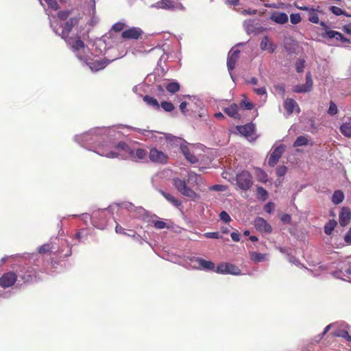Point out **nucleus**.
<instances>
[{
  "label": "nucleus",
  "instance_id": "45",
  "mask_svg": "<svg viewBox=\"0 0 351 351\" xmlns=\"http://www.w3.org/2000/svg\"><path fill=\"white\" fill-rule=\"evenodd\" d=\"M125 26V25L123 23L118 22L112 25V30L115 32H119L123 30Z\"/></svg>",
  "mask_w": 351,
  "mask_h": 351
},
{
  "label": "nucleus",
  "instance_id": "34",
  "mask_svg": "<svg viewBox=\"0 0 351 351\" xmlns=\"http://www.w3.org/2000/svg\"><path fill=\"white\" fill-rule=\"evenodd\" d=\"M53 249V245L51 243H45L43 245H41L38 248V253L41 254H45L50 253Z\"/></svg>",
  "mask_w": 351,
  "mask_h": 351
},
{
  "label": "nucleus",
  "instance_id": "4",
  "mask_svg": "<svg viewBox=\"0 0 351 351\" xmlns=\"http://www.w3.org/2000/svg\"><path fill=\"white\" fill-rule=\"evenodd\" d=\"M144 34L140 27H133L122 32L121 37L126 40H138Z\"/></svg>",
  "mask_w": 351,
  "mask_h": 351
},
{
  "label": "nucleus",
  "instance_id": "38",
  "mask_svg": "<svg viewBox=\"0 0 351 351\" xmlns=\"http://www.w3.org/2000/svg\"><path fill=\"white\" fill-rule=\"evenodd\" d=\"M305 88L309 92L313 86V80L311 78V75L310 73H308L306 75V83L304 84Z\"/></svg>",
  "mask_w": 351,
  "mask_h": 351
},
{
  "label": "nucleus",
  "instance_id": "41",
  "mask_svg": "<svg viewBox=\"0 0 351 351\" xmlns=\"http://www.w3.org/2000/svg\"><path fill=\"white\" fill-rule=\"evenodd\" d=\"M201 180V176L197 175L195 172H189L188 174V182L194 181L195 182H198Z\"/></svg>",
  "mask_w": 351,
  "mask_h": 351
},
{
  "label": "nucleus",
  "instance_id": "31",
  "mask_svg": "<svg viewBox=\"0 0 351 351\" xmlns=\"http://www.w3.org/2000/svg\"><path fill=\"white\" fill-rule=\"evenodd\" d=\"M251 259L255 263L263 262L266 260V254L259 252H252Z\"/></svg>",
  "mask_w": 351,
  "mask_h": 351
},
{
  "label": "nucleus",
  "instance_id": "47",
  "mask_svg": "<svg viewBox=\"0 0 351 351\" xmlns=\"http://www.w3.org/2000/svg\"><path fill=\"white\" fill-rule=\"evenodd\" d=\"M287 171V167L286 166H280L276 169V175L278 177H283Z\"/></svg>",
  "mask_w": 351,
  "mask_h": 351
},
{
  "label": "nucleus",
  "instance_id": "58",
  "mask_svg": "<svg viewBox=\"0 0 351 351\" xmlns=\"http://www.w3.org/2000/svg\"><path fill=\"white\" fill-rule=\"evenodd\" d=\"M274 207V205L272 202H269L267 203L265 207H264V210L267 212V213H271L273 208Z\"/></svg>",
  "mask_w": 351,
  "mask_h": 351
},
{
  "label": "nucleus",
  "instance_id": "54",
  "mask_svg": "<svg viewBox=\"0 0 351 351\" xmlns=\"http://www.w3.org/2000/svg\"><path fill=\"white\" fill-rule=\"evenodd\" d=\"M254 91L258 95H267V91L265 86H262L260 88H254Z\"/></svg>",
  "mask_w": 351,
  "mask_h": 351
},
{
  "label": "nucleus",
  "instance_id": "22",
  "mask_svg": "<svg viewBox=\"0 0 351 351\" xmlns=\"http://www.w3.org/2000/svg\"><path fill=\"white\" fill-rule=\"evenodd\" d=\"M196 261L197 262L199 267L204 270H215V263L210 261H206L203 258H197Z\"/></svg>",
  "mask_w": 351,
  "mask_h": 351
},
{
  "label": "nucleus",
  "instance_id": "27",
  "mask_svg": "<svg viewBox=\"0 0 351 351\" xmlns=\"http://www.w3.org/2000/svg\"><path fill=\"white\" fill-rule=\"evenodd\" d=\"M181 150L187 160L191 163H195L197 161V158L190 153V151L186 146L181 147Z\"/></svg>",
  "mask_w": 351,
  "mask_h": 351
},
{
  "label": "nucleus",
  "instance_id": "33",
  "mask_svg": "<svg viewBox=\"0 0 351 351\" xmlns=\"http://www.w3.org/2000/svg\"><path fill=\"white\" fill-rule=\"evenodd\" d=\"M308 144V139L304 136H298L293 143V147H301L307 145Z\"/></svg>",
  "mask_w": 351,
  "mask_h": 351
},
{
  "label": "nucleus",
  "instance_id": "64",
  "mask_svg": "<svg viewBox=\"0 0 351 351\" xmlns=\"http://www.w3.org/2000/svg\"><path fill=\"white\" fill-rule=\"evenodd\" d=\"M116 232L121 233V234H125L124 232V228H123L121 226L117 225L115 227Z\"/></svg>",
  "mask_w": 351,
  "mask_h": 351
},
{
  "label": "nucleus",
  "instance_id": "18",
  "mask_svg": "<svg viewBox=\"0 0 351 351\" xmlns=\"http://www.w3.org/2000/svg\"><path fill=\"white\" fill-rule=\"evenodd\" d=\"M239 53V50H235L229 54L227 61V66L229 70L232 71L235 68Z\"/></svg>",
  "mask_w": 351,
  "mask_h": 351
},
{
  "label": "nucleus",
  "instance_id": "14",
  "mask_svg": "<svg viewBox=\"0 0 351 351\" xmlns=\"http://www.w3.org/2000/svg\"><path fill=\"white\" fill-rule=\"evenodd\" d=\"M110 62V60L106 58L96 60L89 63V69L93 71H98L104 69Z\"/></svg>",
  "mask_w": 351,
  "mask_h": 351
},
{
  "label": "nucleus",
  "instance_id": "51",
  "mask_svg": "<svg viewBox=\"0 0 351 351\" xmlns=\"http://www.w3.org/2000/svg\"><path fill=\"white\" fill-rule=\"evenodd\" d=\"M70 14V12L68 10H62L58 13V17L61 20H66Z\"/></svg>",
  "mask_w": 351,
  "mask_h": 351
},
{
  "label": "nucleus",
  "instance_id": "36",
  "mask_svg": "<svg viewBox=\"0 0 351 351\" xmlns=\"http://www.w3.org/2000/svg\"><path fill=\"white\" fill-rule=\"evenodd\" d=\"M330 10L336 16L345 15L346 16H351V15L346 14V11L337 6H331Z\"/></svg>",
  "mask_w": 351,
  "mask_h": 351
},
{
  "label": "nucleus",
  "instance_id": "10",
  "mask_svg": "<svg viewBox=\"0 0 351 351\" xmlns=\"http://www.w3.org/2000/svg\"><path fill=\"white\" fill-rule=\"evenodd\" d=\"M78 19L76 17L70 18L69 21H67L62 29L61 36L64 40L67 38H69V35L72 30L73 27L77 23Z\"/></svg>",
  "mask_w": 351,
  "mask_h": 351
},
{
  "label": "nucleus",
  "instance_id": "52",
  "mask_svg": "<svg viewBox=\"0 0 351 351\" xmlns=\"http://www.w3.org/2000/svg\"><path fill=\"white\" fill-rule=\"evenodd\" d=\"M204 236L208 239H219L221 237L220 234L218 232H206Z\"/></svg>",
  "mask_w": 351,
  "mask_h": 351
},
{
  "label": "nucleus",
  "instance_id": "40",
  "mask_svg": "<svg viewBox=\"0 0 351 351\" xmlns=\"http://www.w3.org/2000/svg\"><path fill=\"white\" fill-rule=\"evenodd\" d=\"M337 112H338V109H337L336 104L333 101H331L330 102L329 108L328 110V113L330 115L333 116V115L337 114Z\"/></svg>",
  "mask_w": 351,
  "mask_h": 351
},
{
  "label": "nucleus",
  "instance_id": "49",
  "mask_svg": "<svg viewBox=\"0 0 351 351\" xmlns=\"http://www.w3.org/2000/svg\"><path fill=\"white\" fill-rule=\"evenodd\" d=\"M304 68V60H298L295 63V69L298 73H302Z\"/></svg>",
  "mask_w": 351,
  "mask_h": 351
},
{
  "label": "nucleus",
  "instance_id": "32",
  "mask_svg": "<svg viewBox=\"0 0 351 351\" xmlns=\"http://www.w3.org/2000/svg\"><path fill=\"white\" fill-rule=\"evenodd\" d=\"M256 193L258 198L262 201H265L268 197V192L262 186L256 188Z\"/></svg>",
  "mask_w": 351,
  "mask_h": 351
},
{
  "label": "nucleus",
  "instance_id": "21",
  "mask_svg": "<svg viewBox=\"0 0 351 351\" xmlns=\"http://www.w3.org/2000/svg\"><path fill=\"white\" fill-rule=\"evenodd\" d=\"M19 288V287H0V296L4 298H10Z\"/></svg>",
  "mask_w": 351,
  "mask_h": 351
},
{
  "label": "nucleus",
  "instance_id": "24",
  "mask_svg": "<svg viewBox=\"0 0 351 351\" xmlns=\"http://www.w3.org/2000/svg\"><path fill=\"white\" fill-rule=\"evenodd\" d=\"M160 193L168 202L171 203L175 206L178 207L181 205V202L177 199L171 194L166 193L163 191H160Z\"/></svg>",
  "mask_w": 351,
  "mask_h": 351
},
{
  "label": "nucleus",
  "instance_id": "60",
  "mask_svg": "<svg viewBox=\"0 0 351 351\" xmlns=\"http://www.w3.org/2000/svg\"><path fill=\"white\" fill-rule=\"evenodd\" d=\"M344 241L347 243H351V228L347 232L344 237Z\"/></svg>",
  "mask_w": 351,
  "mask_h": 351
},
{
  "label": "nucleus",
  "instance_id": "26",
  "mask_svg": "<svg viewBox=\"0 0 351 351\" xmlns=\"http://www.w3.org/2000/svg\"><path fill=\"white\" fill-rule=\"evenodd\" d=\"M143 101L149 106L154 107L156 110L160 109V104L156 99L150 97L149 95H145L143 97Z\"/></svg>",
  "mask_w": 351,
  "mask_h": 351
},
{
  "label": "nucleus",
  "instance_id": "11",
  "mask_svg": "<svg viewBox=\"0 0 351 351\" xmlns=\"http://www.w3.org/2000/svg\"><path fill=\"white\" fill-rule=\"evenodd\" d=\"M351 219V210L348 207H343L339 213V224L344 227L347 226Z\"/></svg>",
  "mask_w": 351,
  "mask_h": 351
},
{
  "label": "nucleus",
  "instance_id": "46",
  "mask_svg": "<svg viewBox=\"0 0 351 351\" xmlns=\"http://www.w3.org/2000/svg\"><path fill=\"white\" fill-rule=\"evenodd\" d=\"M240 273V269L235 265L228 263V274H239Z\"/></svg>",
  "mask_w": 351,
  "mask_h": 351
},
{
  "label": "nucleus",
  "instance_id": "30",
  "mask_svg": "<svg viewBox=\"0 0 351 351\" xmlns=\"http://www.w3.org/2000/svg\"><path fill=\"white\" fill-rule=\"evenodd\" d=\"M255 174L258 181L265 183L267 181V173L261 168H255Z\"/></svg>",
  "mask_w": 351,
  "mask_h": 351
},
{
  "label": "nucleus",
  "instance_id": "44",
  "mask_svg": "<svg viewBox=\"0 0 351 351\" xmlns=\"http://www.w3.org/2000/svg\"><path fill=\"white\" fill-rule=\"evenodd\" d=\"M147 152L144 149L138 148L136 150V157L139 160H143L145 158Z\"/></svg>",
  "mask_w": 351,
  "mask_h": 351
},
{
  "label": "nucleus",
  "instance_id": "59",
  "mask_svg": "<svg viewBox=\"0 0 351 351\" xmlns=\"http://www.w3.org/2000/svg\"><path fill=\"white\" fill-rule=\"evenodd\" d=\"M242 13L245 15H254L257 13L256 10L246 9L244 10Z\"/></svg>",
  "mask_w": 351,
  "mask_h": 351
},
{
  "label": "nucleus",
  "instance_id": "23",
  "mask_svg": "<svg viewBox=\"0 0 351 351\" xmlns=\"http://www.w3.org/2000/svg\"><path fill=\"white\" fill-rule=\"evenodd\" d=\"M261 48L263 50H269L270 53H273L274 51V48L273 47L272 43L267 36H265L262 39L261 42Z\"/></svg>",
  "mask_w": 351,
  "mask_h": 351
},
{
  "label": "nucleus",
  "instance_id": "20",
  "mask_svg": "<svg viewBox=\"0 0 351 351\" xmlns=\"http://www.w3.org/2000/svg\"><path fill=\"white\" fill-rule=\"evenodd\" d=\"M340 131L344 136L351 138V117L341 125Z\"/></svg>",
  "mask_w": 351,
  "mask_h": 351
},
{
  "label": "nucleus",
  "instance_id": "37",
  "mask_svg": "<svg viewBox=\"0 0 351 351\" xmlns=\"http://www.w3.org/2000/svg\"><path fill=\"white\" fill-rule=\"evenodd\" d=\"M160 107H161L165 112H171L174 110L175 107L171 102L169 101H162L160 104Z\"/></svg>",
  "mask_w": 351,
  "mask_h": 351
},
{
  "label": "nucleus",
  "instance_id": "48",
  "mask_svg": "<svg viewBox=\"0 0 351 351\" xmlns=\"http://www.w3.org/2000/svg\"><path fill=\"white\" fill-rule=\"evenodd\" d=\"M48 6L54 10H57L59 8V5L56 0H45Z\"/></svg>",
  "mask_w": 351,
  "mask_h": 351
},
{
  "label": "nucleus",
  "instance_id": "25",
  "mask_svg": "<svg viewBox=\"0 0 351 351\" xmlns=\"http://www.w3.org/2000/svg\"><path fill=\"white\" fill-rule=\"evenodd\" d=\"M344 199V194L341 190H337L332 196V202L335 204L341 203Z\"/></svg>",
  "mask_w": 351,
  "mask_h": 351
},
{
  "label": "nucleus",
  "instance_id": "62",
  "mask_svg": "<svg viewBox=\"0 0 351 351\" xmlns=\"http://www.w3.org/2000/svg\"><path fill=\"white\" fill-rule=\"evenodd\" d=\"M187 106V102L186 101H182L180 104V109L182 111V113H185V110Z\"/></svg>",
  "mask_w": 351,
  "mask_h": 351
},
{
  "label": "nucleus",
  "instance_id": "61",
  "mask_svg": "<svg viewBox=\"0 0 351 351\" xmlns=\"http://www.w3.org/2000/svg\"><path fill=\"white\" fill-rule=\"evenodd\" d=\"M230 236H231L232 239L234 241L238 242V241H240V234H239V233H238V232H232Z\"/></svg>",
  "mask_w": 351,
  "mask_h": 351
},
{
  "label": "nucleus",
  "instance_id": "50",
  "mask_svg": "<svg viewBox=\"0 0 351 351\" xmlns=\"http://www.w3.org/2000/svg\"><path fill=\"white\" fill-rule=\"evenodd\" d=\"M220 219L226 223H228L230 221L231 218L230 215L226 211H221L219 214Z\"/></svg>",
  "mask_w": 351,
  "mask_h": 351
},
{
  "label": "nucleus",
  "instance_id": "16",
  "mask_svg": "<svg viewBox=\"0 0 351 351\" xmlns=\"http://www.w3.org/2000/svg\"><path fill=\"white\" fill-rule=\"evenodd\" d=\"M270 19L278 24H285L288 21V16L284 12H274L271 14Z\"/></svg>",
  "mask_w": 351,
  "mask_h": 351
},
{
  "label": "nucleus",
  "instance_id": "57",
  "mask_svg": "<svg viewBox=\"0 0 351 351\" xmlns=\"http://www.w3.org/2000/svg\"><path fill=\"white\" fill-rule=\"evenodd\" d=\"M210 189L213 191H221L225 189V186L221 184H215L210 186Z\"/></svg>",
  "mask_w": 351,
  "mask_h": 351
},
{
  "label": "nucleus",
  "instance_id": "9",
  "mask_svg": "<svg viewBox=\"0 0 351 351\" xmlns=\"http://www.w3.org/2000/svg\"><path fill=\"white\" fill-rule=\"evenodd\" d=\"M284 108L288 115H291L295 110L298 114L300 112V108L298 103L291 98H287L284 102Z\"/></svg>",
  "mask_w": 351,
  "mask_h": 351
},
{
  "label": "nucleus",
  "instance_id": "13",
  "mask_svg": "<svg viewBox=\"0 0 351 351\" xmlns=\"http://www.w3.org/2000/svg\"><path fill=\"white\" fill-rule=\"evenodd\" d=\"M323 37H328L329 38H335L337 40H341L344 43H350V39L346 38L341 33L335 30H326L323 34Z\"/></svg>",
  "mask_w": 351,
  "mask_h": 351
},
{
  "label": "nucleus",
  "instance_id": "3",
  "mask_svg": "<svg viewBox=\"0 0 351 351\" xmlns=\"http://www.w3.org/2000/svg\"><path fill=\"white\" fill-rule=\"evenodd\" d=\"M294 6L300 10L307 11L308 13V21L313 23L317 24L319 22L317 13L322 12L320 8L318 6L316 8H309L308 6H299L296 3H294Z\"/></svg>",
  "mask_w": 351,
  "mask_h": 351
},
{
  "label": "nucleus",
  "instance_id": "56",
  "mask_svg": "<svg viewBox=\"0 0 351 351\" xmlns=\"http://www.w3.org/2000/svg\"><path fill=\"white\" fill-rule=\"evenodd\" d=\"M336 336L342 337L347 339L348 341H351V336L349 335L348 332L346 330H342L340 333H336Z\"/></svg>",
  "mask_w": 351,
  "mask_h": 351
},
{
  "label": "nucleus",
  "instance_id": "63",
  "mask_svg": "<svg viewBox=\"0 0 351 351\" xmlns=\"http://www.w3.org/2000/svg\"><path fill=\"white\" fill-rule=\"evenodd\" d=\"M343 30L346 33H347L348 34H351V25H344L343 27Z\"/></svg>",
  "mask_w": 351,
  "mask_h": 351
},
{
  "label": "nucleus",
  "instance_id": "42",
  "mask_svg": "<svg viewBox=\"0 0 351 351\" xmlns=\"http://www.w3.org/2000/svg\"><path fill=\"white\" fill-rule=\"evenodd\" d=\"M302 19L300 14H291L290 15V21L292 24L296 25L301 21Z\"/></svg>",
  "mask_w": 351,
  "mask_h": 351
},
{
  "label": "nucleus",
  "instance_id": "7",
  "mask_svg": "<svg viewBox=\"0 0 351 351\" xmlns=\"http://www.w3.org/2000/svg\"><path fill=\"white\" fill-rule=\"evenodd\" d=\"M254 226L257 230L262 232L270 233L272 231L271 226L262 217H257L254 220Z\"/></svg>",
  "mask_w": 351,
  "mask_h": 351
},
{
  "label": "nucleus",
  "instance_id": "43",
  "mask_svg": "<svg viewBox=\"0 0 351 351\" xmlns=\"http://www.w3.org/2000/svg\"><path fill=\"white\" fill-rule=\"evenodd\" d=\"M241 106L246 110H252L254 108V104L249 101L247 99H244L241 102Z\"/></svg>",
  "mask_w": 351,
  "mask_h": 351
},
{
  "label": "nucleus",
  "instance_id": "8",
  "mask_svg": "<svg viewBox=\"0 0 351 351\" xmlns=\"http://www.w3.org/2000/svg\"><path fill=\"white\" fill-rule=\"evenodd\" d=\"M68 45H69L72 49L75 51L78 52L81 49H84L85 48V45L84 42L82 40L80 37H75V38H67L64 40Z\"/></svg>",
  "mask_w": 351,
  "mask_h": 351
},
{
  "label": "nucleus",
  "instance_id": "35",
  "mask_svg": "<svg viewBox=\"0 0 351 351\" xmlns=\"http://www.w3.org/2000/svg\"><path fill=\"white\" fill-rule=\"evenodd\" d=\"M166 89L171 93H176L180 90V84L176 82H170L166 86Z\"/></svg>",
  "mask_w": 351,
  "mask_h": 351
},
{
  "label": "nucleus",
  "instance_id": "5",
  "mask_svg": "<svg viewBox=\"0 0 351 351\" xmlns=\"http://www.w3.org/2000/svg\"><path fill=\"white\" fill-rule=\"evenodd\" d=\"M149 159L155 163H166L167 161V155L164 152L158 150L156 148H152L149 152Z\"/></svg>",
  "mask_w": 351,
  "mask_h": 351
},
{
  "label": "nucleus",
  "instance_id": "15",
  "mask_svg": "<svg viewBox=\"0 0 351 351\" xmlns=\"http://www.w3.org/2000/svg\"><path fill=\"white\" fill-rule=\"evenodd\" d=\"M182 7L180 3H176L173 0H161L157 3L156 8L166 10H174Z\"/></svg>",
  "mask_w": 351,
  "mask_h": 351
},
{
  "label": "nucleus",
  "instance_id": "39",
  "mask_svg": "<svg viewBox=\"0 0 351 351\" xmlns=\"http://www.w3.org/2000/svg\"><path fill=\"white\" fill-rule=\"evenodd\" d=\"M228 263H221L217 265L216 271L219 274H228Z\"/></svg>",
  "mask_w": 351,
  "mask_h": 351
},
{
  "label": "nucleus",
  "instance_id": "17",
  "mask_svg": "<svg viewBox=\"0 0 351 351\" xmlns=\"http://www.w3.org/2000/svg\"><path fill=\"white\" fill-rule=\"evenodd\" d=\"M224 112L230 117L235 119H239L241 115L239 114V106L236 104H232L224 109Z\"/></svg>",
  "mask_w": 351,
  "mask_h": 351
},
{
  "label": "nucleus",
  "instance_id": "12",
  "mask_svg": "<svg viewBox=\"0 0 351 351\" xmlns=\"http://www.w3.org/2000/svg\"><path fill=\"white\" fill-rule=\"evenodd\" d=\"M17 279V276L14 272L9 271L5 273L0 278V285H14Z\"/></svg>",
  "mask_w": 351,
  "mask_h": 351
},
{
  "label": "nucleus",
  "instance_id": "1",
  "mask_svg": "<svg viewBox=\"0 0 351 351\" xmlns=\"http://www.w3.org/2000/svg\"><path fill=\"white\" fill-rule=\"evenodd\" d=\"M173 181L174 186L183 195L188 197L193 200H196L199 198V195L195 193L189 187H188L184 180L176 178H174Z\"/></svg>",
  "mask_w": 351,
  "mask_h": 351
},
{
  "label": "nucleus",
  "instance_id": "55",
  "mask_svg": "<svg viewBox=\"0 0 351 351\" xmlns=\"http://www.w3.org/2000/svg\"><path fill=\"white\" fill-rule=\"evenodd\" d=\"M167 224L162 221H154V226L156 229H163L166 227Z\"/></svg>",
  "mask_w": 351,
  "mask_h": 351
},
{
  "label": "nucleus",
  "instance_id": "29",
  "mask_svg": "<svg viewBox=\"0 0 351 351\" xmlns=\"http://www.w3.org/2000/svg\"><path fill=\"white\" fill-rule=\"evenodd\" d=\"M91 19L89 20V25L94 26L99 22V18L96 15L95 2L93 0V4L91 5Z\"/></svg>",
  "mask_w": 351,
  "mask_h": 351
},
{
  "label": "nucleus",
  "instance_id": "2",
  "mask_svg": "<svg viewBox=\"0 0 351 351\" xmlns=\"http://www.w3.org/2000/svg\"><path fill=\"white\" fill-rule=\"evenodd\" d=\"M236 180L239 187L244 191L248 190L253 183L251 174L247 171L237 174Z\"/></svg>",
  "mask_w": 351,
  "mask_h": 351
},
{
  "label": "nucleus",
  "instance_id": "53",
  "mask_svg": "<svg viewBox=\"0 0 351 351\" xmlns=\"http://www.w3.org/2000/svg\"><path fill=\"white\" fill-rule=\"evenodd\" d=\"M293 91L295 93H306L307 90L305 88L304 84L302 85H296L293 86Z\"/></svg>",
  "mask_w": 351,
  "mask_h": 351
},
{
  "label": "nucleus",
  "instance_id": "19",
  "mask_svg": "<svg viewBox=\"0 0 351 351\" xmlns=\"http://www.w3.org/2000/svg\"><path fill=\"white\" fill-rule=\"evenodd\" d=\"M237 130L242 135L249 137L251 136L254 132V128L252 124H246L237 127Z\"/></svg>",
  "mask_w": 351,
  "mask_h": 351
},
{
  "label": "nucleus",
  "instance_id": "6",
  "mask_svg": "<svg viewBox=\"0 0 351 351\" xmlns=\"http://www.w3.org/2000/svg\"><path fill=\"white\" fill-rule=\"evenodd\" d=\"M285 150V146L282 144L274 149L268 160V164L270 167H274L278 163Z\"/></svg>",
  "mask_w": 351,
  "mask_h": 351
},
{
  "label": "nucleus",
  "instance_id": "28",
  "mask_svg": "<svg viewBox=\"0 0 351 351\" xmlns=\"http://www.w3.org/2000/svg\"><path fill=\"white\" fill-rule=\"evenodd\" d=\"M337 223L335 219L330 220L324 226V232L327 235H330L337 226Z\"/></svg>",
  "mask_w": 351,
  "mask_h": 351
}]
</instances>
